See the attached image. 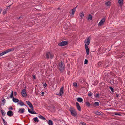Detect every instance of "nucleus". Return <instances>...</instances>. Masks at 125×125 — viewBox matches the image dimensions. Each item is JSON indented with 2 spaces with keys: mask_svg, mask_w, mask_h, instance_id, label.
<instances>
[{
  "mask_svg": "<svg viewBox=\"0 0 125 125\" xmlns=\"http://www.w3.org/2000/svg\"><path fill=\"white\" fill-rule=\"evenodd\" d=\"M91 40V38L89 37H87L84 41L85 48L86 50L87 54L88 55L89 53V50L88 46L89 45Z\"/></svg>",
  "mask_w": 125,
  "mask_h": 125,
  "instance_id": "1",
  "label": "nucleus"
},
{
  "mask_svg": "<svg viewBox=\"0 0 125 125\" xmlns=\"http://www.w3.org/2000/svg\"><path fill=\"white\" fill-rule=\"evenodd\" d=\"M69 110L71 112V114L72 115L74 116H76L77 113L75 110L73 108L71 107L69 109Z\"/></svg>",
  "mask_w": 125,
  "mask_h": 125,
  "instance_id": "2",
  "label": "nucleus"
},
{
  "mask_svg": "<svg viewBox=\"0 0 125 125\" xmlns=\"http://www.w3.org/2000/svg\"><path fill=\"white\" fill-rule=\"evenodd\" d=\"M59 68L60 71L63 72L64 68V65L62 64V62H61L59 63Z\"/></svg>",
  "mask_w": 125,
  "mask_h": 125,
  "instance_id": "3",
  "label": "nucleus"
},
{
  "mask_svg": "<svg viewBox=\"0 0 125 125\" xmlns=\"http://www.w3.org/2000/svg\"><path fill=\"white\" fill-rule=\"evenodd\" d=\"M53 57L52 53L50 52H48L46 54V57L47 58H52Z\"/></svg>",
  "mask_w": 125,
  "mask_h": 125,
  "instance_id": "4",
  "label": "nucleus"
},
{
  "mask_svg": "<svg viewBox=\"0 0 125 125\" xmlns=\"http://www.w3.org/2000/svg\"><path fill=\"white\" fill-rule=\"evenodd\" d=\"M13 50V49H9L0 53V57L3 55Z\"/></svg>",
  "mask_w": 125,
  "mask_h": 125,
  "instance_id": "5",
  "label": "nucleus"
},
{
  "mask_svg": "<svg viewBox=\"0 0 125 125\" xmlns=\"http://www.w3.org/2000/svg\"><path fill=\"white\" fill-rule=\"evenodd\" d=\"M105 20V19L103 18L100 21V22L98 24V26H100L103 25L104 22Z\"/></svg>",
  "mask_w": 125,
  "mask_h": 125,
  "instance_id": "6",
  "label": "nucleus"
},
{
  "mask_svg": "<svg viewBox=\"0 0 125 125\" xmlns=\"http://www.w3.org/2000/svg\"><path fill=\"white\" fill-rule=\"evenodd\" d=\"M67 44V42L66 41H62L61 43L58 44L59 46H63L65 45H66Z\"/></svg>",
  "mask_w": 125,
  "mask_h": 125,
  "instance_id": "7",
  "label": "nucleus"
},
{
  "mask_svg": "<svg viewBox=\"0 0 125 125\" xmlns=\"http://www.w3.org/2000/svg\"><path fill=\"white\" fill-rule=\"evenodd\" d=\"M21 94L22 96L24 97H25L27 96V94L26 92V90L24 89L22 90Z\"/></svg>",
  "mask_w": 125,
  "mask_h": 125,
  "instance_id": "8",
  "label": "nucleus"
},
{
  "mask_svg": "<svg viewBox=\"0 0 125 125\" xmlns=\"http://www.w3.org/2000/svg\"><path fill=\"white\" fill-rule=\"evenodd\" d=\"M63 87L62 86V87L61 88V89H60L59 94H58V95H60V96H61L62 94H63Z\"/></svg>",
  "mask_w": 125,
  "mask_h": 125,
  "instance_id": "9",
  "label": "nucleus"
},
{
  "mask_svg": "<svg viewBox=\"0 0 125 125\" xmlns=\"http://www.w3.org/2000/svg\"><path fill=\"white\" fill-rule=\"evenodd\" d=\"M13 113L11 111H8L7 113V115L9 116H12L13 115Z\"/></svg>",
  "mask_w": 125,
  "mask_h": 125,
  "instance_id": "10",
  "label": "nucleus"
},
{
  "mask_svg": "<svg viewBox=\"0 0 125 125\" xmlns=\"http://www.w3.org/2000/svg\"><path fill=\"white\" fill-rule=\"evenodd\" d=\"M76 107L78 110L80 111L81 110V108L78 102H76Z\"/></svg>",
  "mask_w": 125,
  "mask_h": 125,
  "instance_id": "11",
  "label": "nucleus"
},
{
  "mask_svg": "<svg viewBox=\"0 0 125 125\" xmlns=\"http://www.w3.org/2000/svg\"><path fill=\"white\" fill-rule=\"evenodd\" d=\"M25 111V109L23 108H21L19 109L18 112L21 113H23Z\"/></svg>",
  "mask_w": 125,
  "mask_h": 125,
  "instance_id": "12",
  "label": "nucleus"
},
{
  "mask_svg": "<svg viewBox=\"0 0 125 125\" xmlns=\"http://www.w3.org/2000/svg\"><path fill=\"white\" fill-rule=\"evenodd\" d=\"M123 0H118V3L119 5L121 7L123 4Z\"/></svg>",
  "mask_w": 125,
  "mask_h": 125,
  "instance_id": "13",
  "label": "nucleus"
},
{
  "mask_svg": "<svg viewBox=\"0 0 125 125\" xmlns=\"http://www.w3.org/2000/svg\"><path fill=\"white\" fill-rule=\"evenodd\" d=\"M6 100L4 99L2 101L1 103V104H0L1 106L3 105L4 106L6 103Z\"/></svg>",
  "mask_w": 125,
  "mask_h": 125,
  "instance_id": "14",
  "label": "nucleus"
},
{
  "mask_svg": "<svg viewBox=\"0 0 125 125\" xmlns=\"http://www.w3.org/2000/svg\"><path fill=\"white\" fill-rule=\"evenodd\" d=\"M38 116L39 118H40V119H41L42 120H45V117H44L43 116H42L41 115H38Z\"/></svg>",
  "mask_w": 125,
  "mask_h": 125,
  "instance_id": "15",
  "label": "nucleus"
},
{
  "mask_svg": "<svg viewBox=\"0 0 125 125\" xmlns=\"http://www.w3.org/2000/svg\"><path fill=\"white\" fill-rule=\"evenodd\" d=\"M106 5L107 6H110L111 5V2L110 1H108L105 3Z\"/></svg>",
  "mask_w": 125,
  "mask_h": 125,
  "instance_id": "16",
  "label": "nucleus"
},
{
  "mask_svg": "<svg viewBox=\"0 0 125 125\" xmlns=\"http://www.w3.org/2000/svg\"><path fill=\"white\" fill-rule=\"evenodd\" d=\"M77 101L79 102H81L83 101V99L82 98L79 97L77 98Z\"/></svg>",
  "mask_w": 125,
  "mask_h": 125,
  "instance_id": "17",
  "label": "nucleus"
},
{
  "mask_svg": "<svg viewBox=\"0 0 125 125\" xmlns=\"http://www.w3.org/2000/svg\"><path fill=\"white\" fill-rule=\"evenodd\" d=\"M49 125H53V124L52 121L51 120H49L48 122Z\"/></svg>",
  "mask_w": 125,
  "mask_h": 125,
  "instance_id": "18",
  "label": "nucleus"
},
{
  "mask_svg": "<svg viewBox=\"0 0 125 125\" xmlns=\"http://www.w3.org/2000/svg\"><path fill=\"white\" fill-rule=\"evenodd\" d=\"M13 101V102L15 103H17L19 102V100L16 98H13L12 99Z\"/></svg>",
  "mask_w": 125,
  "mask_h": 125,
  "instance_id": "19",
  "label": "nucleus"
},
{
  "mask_svg": "<svg viewBox=\"0 0 125 125\" xmlns=\"http://www.w3.org/2000/svg\"><path fill=\"white\" fill-rule=\"evenodd\" d=\"M94 113L98 115H101L100 113V112H98L97 111H95L94 112Z\"/></svg>",
  "mask_w": 125,
  "mask_h": 125,
  "instance_id": "20",
  "label": "nucleus"
},
{
  "mask_svg": "<svg viewBox=\"0 0 125 125\" xmlns=\"http://www.w3.org/2000/svg\"><path fill=\"white\" fill-rule=\"evenodd\" d=\"M18 104H20L21 106L24 105V104L23 103L22 101L18 103Z\"/></svg>",
  "mask_w": 125,
  "mask_h": 125,
  "instance_id": "21",
  "label": "nucleus"
},
{
  "mask_svg": "<svg viewBox=\"0 0 125 125\" xmlns=\"http://www.w3.org/2000/svg\"><path fill=\"white\" fill-rule=\"evenodd\" d=\"M76 9V7H75L72 10V12L73 15L74 12H75Z\"/></svg>",
  "mask_w": 125,
  "mask_h": 125,
  "instance_id": "22",
  "label": "nucleus"
},
{
  "mask_svg": "<svg viewBox=\"0 0 125 125\" xmlns=\"http://www.w3.org/2000/svg\"><path fill=\"white\" fill-rule=\"evenodd\" d=\"M34 121L35 122H39V120L38 118L37 117H35L33 118Z\"/></svg>",
  "mask_w": 125,
  "mask_h": 125,
  "instance_id": "23",
  "label": "nucleus"
},
{
  "mask_svg": "<svg viewBox=\"0 0 125 125\" xmlns=\"http://www.w3.org/2000/svg\"><path fill=\"white\" fill-rule=\"evenodd\" d=\"M102 62H98V66L100 67L102 66Z\"/></svg>",
  "mask_w": 125,
  "mask_h": 125,
  "instance_id": "24",
  "label": "nucleus"
},
{
  "mask_svg": "<svg viewBox=\"0 0 125 125\" xmlns=\"http://www.w3.org/2000/svg\"><path fill=\"white\" fill-rule=\"evenodd\" d=\"M79 81L81 83H83L84 82V79L81 78L80 79Z\"/></svg>",
  "mask_w": 125,
  "mask_h": 125,
  "instance_id": "25",
  "label": "nucleus"
},
{
  "mask_svg": "<svg viewBox=\"0 0 125 125\" xmlns=\"http://www.w3.org/2000/svg\"><path fill=\"white\" fill-rule=\"evenodd\" d=\"M80 16L81 18H82L83 17L84 14L83 12H81L80 13Z\"/></svg>",
  "mask_w": 125,
  "mask_h": 125,
  "instance_id": "26",
  "label": "nucleus"
},
{
  "mask_svg": "<svg viewBox=\"0 0 125 125\" xmlns=\"http://www.w3.org/2000/svg\"><path fill=\"white\" fill-rule=\"evenodd\" d=\"M28 105L30 107L32 110H33V107L31 103L29 105Z\"/></svg>",
  "mask_w": 125,
  "mask_h": 125,
  "instance_id": "27",
  "label": "nucleus"
},
{
  "mask_svg": "<svg viewBox=\"0 0 125 125\" xmlns=\"http://www.w3.org/2000/svg\"><path fill=\"white\" fill-rule=\"evenodd\" d=\"M13 91H12L11 93L10 96V98H12L13 97Z\"/></svg>",
  "mask_w": 125,
  "mask_h": 125,
  "instance_id": "28",
  "label": "nucleus"
},
{
  "mask_svg": "<svg viewBox=\"0 0 125 125\" xmlns=\"http://www.w3.org/2000/svg\"><path fill=\"white\" fill-rule=\"evenodd\" d=\"M92 17L91 15L90 14L88 16V19L89 20H91L92 19Z\"/></svg>",
  "mask_w": 125,
  "mask_h": 125,
  "instance_id": "29",
  "label": "nucleus"
},
{
  "mask_svg": "<svg viewBox=\"0 0 125 125\" xmlns=\"http://www.w3.org/2000/svg\"><path fill=\"white\" fill-rule=\"evenodd\" d=\"M1 112L3 115H4L6 114L4 110H1Z\"/></svg>",
  "mask_w": 125,
  "mask_h": 125,
  "instance_id": "30",
  "label": "nucleus"
},
{
  "mask_svg": "<svg viewBox=\"0 0 125 125\" xmlns=\"http://www.w3.org/2000/svg\"><path fill=\"white\" fill-rule=\"evenodd\" d=\"M94 105L97 106H99V103L98 102H96L94 103Z\"/></svg>",
  "mask_w": 125,
  "mask_h": 125,
  "instance_id": "31",
  "label": "nucleus"
},
{
  "mask_svg": "<svg viewBox=\"0 0 125 125\" xmlns=\"http://www.w3.org/2000/svg\"><path fill=\"white\" fill-rule=\"evenodd\" d=\"M92 93L91 92V91L89 92V94H88V96H91L92 95Z\"/></svg>",
  "mask_w": 125,
  "mask_h": 125,
  "instance_id": "32",
  "label": "nucleus"
},
{
  "mask_svg": "<svg viewBox=\"0 0 125 125\" xmlns=\"http://www.w3.org/2000/svg\"><path fill=\"white\" fill-rule=\"evenodd\" d=\"M73 85L75 87H76L77 85V83L76 82H74L73 83Z\"/></svg>",
  "mask_w": 125,
  "mask_h": 125,
  "instance_id": "33",
  "label": "nucleus"
},
{
  "mask_svg": "<svg viewBox=\"0 0 125 125\" xmlns=\"http://www.w3.org/2000/svg\"><path fill=\"white\" fill-rule=\"evenodd\" d=\"M95 96L97 97H100V95L98 94H96L95 95Z\"/></svg>",
  "mask_w": 125,
  "mask_h": 125,
  "instance_id": "34",
  "label": "nucleus"
},
{
  "mask_svg": "<svg viewBox=\"0 0 125 125\" xmlns=\"http://www.w3.org/2000/svg\"><path fill=\"white\" fill-rule=\"evenodd\" d=\"M86 104L88 106H89L90 105V104L89 102H87L86 103Z\"/></svg>",
  "mask_w": 125,
  "mask_h": 125,
  "instance_id": "35",
  "label": "nucleus"
},
{
  "mask_svg": "<svg viewBox=\"0 0 125 125\" xmlns=\"http://www.w3.org/2000/svg\"><path fill=\"white\" fill-rule=\"evenodd\" d=\"M110 88L111 90V91L112 92H114V89L113 88L111 87H110Z\"/></svg>",
  "mask_w": 125,
  "mask_h": 125,
  "instance_id": "36",
  "label": "nucleus"
},
{
  "mask_svg": "<svg viewBox=\"0 0 125 125\" xmlns=\"http://www.w3.org/2000/svg\"><path fill=\"white\" fill-rule=\"evenodd\" d=\"M80 124H81L82 125H86V124L83 122H81L80 123Z\"/></svg>",
  "mask_w": 125,
  "mask_h": 125,
  "instance_id": "37",
  "label": "nucleus"
},
{
  "mask_svg": "<svg viewBox=\"0 0 125 125\" xmlns=\"http://www.w3.org/2000/svg\"><path fill=\"white\" fill-rule=\"evenodd\" d=\"M2 118L3 121L5 125H6L7 124V122L6 121H5V120L4 119H3V118Z\"/></svg>",
  "mask_w": 125,
  "mask_h": 125,
  "instance_id": "38",
  "label": "nucleus"
},
{
  "mask_svg": "<svg viewBox=\"0 0 125 125\" xmlns=\"http://www.w3.org/2000/svg\"><path fill=\"white\" fill-rule=\"evenodd\" d=\"M31 114H36V113L35 111H33V110H32V112Z\"/></svg>",
  "mask_w": 125,
  "mask_h": 125,
  "instance_id": "39",
  "label": "nucleus"
},
{
  "mask_svg": "<svg viewBox=\"0 0 125 125\" xmlns=\"http://www.w3.org/2000/svg\"><path fill=\"white\" fill-rule=\"evenodd\" d=\"M88 61L87 60L85 59L84 61V64H86L87 63Z\"/></svg>",
  "mask_w": 125,
  "mask_h": 125,
  "instance_id": "40",
  "label": "nucleus"
},
{
  "mask_svg": "<svg viewBox=\"0 0 125 125\" xmlns=\"http://www.w3.org/2000/svg\"><path fill=\"white\" fill-rule=\"evenodd\" d=\"M26 102L28 105L30 104L31 103L30 101H26Z\"/></svg>",
  "mask_w": 125,
  "mask_h": 125,
  "instance_id": "41",
  "label": "nucleus"
},
{
  "mask_svg": "<svg viewBox=\"0 0 125 125\" xmlns=\"http://www.w3.org/2000/svg\"><path fill=\"white\" fill-rule=\"evenodd\" d=\"M28 112L30 113L31 114L32 112V110H31L29 108L28 109Z\"/></svg>",
  "mask_w": 125,
  "mask_h": 125,
  "instance_id": "42",
  "label": "nucleus"
},
{
  "mask_svg": "<svg viewBox=\"0 0 125 125\" xmlns=\"http://www.w3.org/2000/svg\"><path fill=\"white\" fill-rule=\"evenodd\" d=\"M115 115H121L118 113H115Z\"/></svg>",
  "mask_w": 125,
  "mask_h": 125,
  "instance_id": "43",
  "label": "nucleus"
},
{
  "mask_svg": "<svg viewBox=\"0 0 125 125\" xmlns=\"http://www.w3.org/2000/svg\"><path fill=\"white\" fill-rule=\"evenodd\" d=\"M8 109L9 110H13V108L11 106L9 107Z\"/></svg>",
  "mask_w": 125,
  "mask_h": 125,
  "instance_id": "44",
  "label": "nucleus"
},
{
  "mask_svg": "<svg viewBox=\"0 0 125 125\" xmlns=\"http://www.w3.org/2000/svg\"><path fill=\"white\" fill-rule=\"evenodd\" d=\"M14 95L15 96L16 95H17V93L16 92H14Z\"/></svg>",
  "mask_w": 125,
  "mask_h": 125,
  "instance_id": "45",
  "label": "nucleus"
},
{
  "mask_svg": "<svg viewBox=\"0 0 125 125\" xmlns=\"http://www.w3.org/2000/svg\"><path fill=\"white\" fill-rule=\"evenodd\" d=\"M47 86V85L46 83H45L44 84V86L45 87Z\"/></svg>",
  "mask_w": 125,
  "mask_h": 125,
  "instance_id": "46",
  "label": "nucleus"
},
{
  "mask_svg": "<svg viewBox=\"0 0 125 125\" xmlns=\"http://www.w3.org/2000/svg\"><path fill=\"white\" fill-rule=\"evenodd\" d=\"M44 94V92H42L41 93L42 94V95H43Z\"/></svg>",
  "mask_w": 125,
  "mask_h": 125,
  "instance_id": "47",
  "label": "nucleus"
},
{
  "mask_svg": "<svg viewBox=\"0 0 125 125\" xmlns=\"http://www.w3.org/2000/svg\"><path fill=\"white\" fill-rule=\"evenodd\" d=\"M33 78L34 79H35V76L34 75H33Z\"/></svg>",
  "mask_w": 125,
  "mask_h": 125,
  "instance_id": "48",
  "label": "nucleus"
},
{
  "mask_svg": "<svg viewBox=\"0 0 125 125\" xmlns=\"http://www.w3.org/2000/svg\"><path fill=\"white\" fill-rule=\"evenodd\" d=\"M119 96V94H116V96L117 97H118Z\"/></svg>",
  "mask_w": 125,
  "mask_h": 125,
  "instance_id": "49",
  "label": "nucleus"
},
{
  "mask_svg": "<svg viewBox=\"0 0 125 125\" xmlns=\"http://www.w3.org/2000/svg\"><path fill=\"white\" fill-rule=\"evenodd\" d=\"M6 13V12H5H5H3V14H5Z\"/></svg>",
  "mask_w": 125,
  "mask_h": 125,
  "instance_id": "50",
  "label": "nucleus"
},
{
  "mask_svg": "<svg viewBox=\"0 0 125 125\" xmlns=\"http://www.w3.org/2000/svg\"><path fill=\"white\" fill-rule=\"evenodd\" d=\"M21 18V17H19L18 19H20Z\"/></svg>",
  "mask_w": 125,
  "mask_h": 125,
  "instance_id": "51",
  "label": "nucleus"
},
{
  "mask_svg": "<svg viewBox=\"0 0 125 125\" xmlns=\"http://www.w3.org/2000/svg\"><path fill=\"white\" fill-rule=\"evenodd\" d=\"M60 9V8H58V9Z\"/></svg>",
  "mask_w": 125,
  "mask_h": 125,
  "instance_id": "52",
  "label": "nucleus"
}]
</instances>
